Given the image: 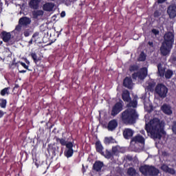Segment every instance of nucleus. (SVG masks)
Instances as JSON below:
<instances>
[{"mask_svg": "<svg viewBox=\"0 0 176 176\" xmlns=\"http://www.w3.org/2000/svg\"><path fill=\"white\" fill-rule=\"evenodd\" d=\"M145 130L153 140H162L164 129L159 118H153L146 124Z\"/></svg>", "mask_w": 176, "mask_h": 176, "instance_id": "obj_1", "label": "nucleus"}, {"mask_svg": "<svg viewBox=\"0 0 176 176\" xmlns=\"http://www.w3.org/2000/svg\"><path fill=\"white\" fill-rule=\"evenodd\" d=\"M138 113L137 110L132 108L125 109L121 113V120L124 124H135L138 119Z\"/></svg>", "mask_w": 176, "mask_h": 176, "instance_id": "obj_2", "label": "nucleus"}, {"mask_svg": "<svg viewBox=\"0 0 176 176\" xmlns=\"http://www.w3.org/2000/svg\"><path fill=\"white\" fill-rule=\"evenodd\" d=\"M164 41L160 47V52L162 56H167L170 54V51L173 48L174 43V33L168 32L164 34Z\"/></svg>", "mask_w": 176, "mask_h": 176, "instance_id": "obj_3", "label": "nucleus"}, {"mask_svg": "<svg viewBox=\"0 0 176 176\" xmlns=\"http://www.w3.org/2000/svg\"><path fill=\"white\" fill-rule=\"evenodd\" d=\"M56 142H59L62 146H65L66 149L64 151L65 157L69 159L74 156V142H67L65 138H56Z\"/></svg>", "mask_w": 176, "mask_h": 176, "instance_id": "obj_4", "label": "nucleus"}, {"mask_svg": "<svg viewBox=\"0 0 176 176\" xmlns=\"http://www.w3.org/2000/svg\"><path fill=\"white\" fill-rule=\"evenodd\" d=\"M139 171L144 176H157L160 174L159 168L152 165L142 166L139 168Z\"/></svg>", "mask_w": 176, "mask_h": 176, "instance_id": "obj_5", "label": "nucleus"}, {"mask_svg": "<svg viewBox=\"0 0 176 176\" xmlns=\"http://www.w3.org/2000/svg\"><path fill=\"white\" fill-rule=\"evenodd\" d=\"M155 92L157 94L158 97L163 100L167 97L168 88L163 83H158L155 88Z\"/></svg>", "mask_w": 176, "mask_h": 176, "instance_id": "obj_6", "label": "nucleus"}, {"mask_svg": "<svg viewBox=\"0 0 176 176\" xmlns=\"http://www.w3.org/2000/svg\"><path fill=\"white\" fill-rule=\"evenodd\" d=\"M122 111H123V101L120 100L113 106L111 111V116L115 117L117 115H119Z\"/></svg>", "mask_w": 176, "mask_h": 176, "instance_id": "obj_7", "label": "nucleus"}, {"mask_svg": "<svg viewBox=\"0 0 176 176\" xmlns=\"http://www.w3.org/2000/svg\"><path fill=\"white\" fill-rule=\"evenodd\" d=\"M118 120L113 119L109 122L107 125V129L109 131H114L118 127Z\"/></svg>", "mask_w": 176, "mask_h": 176, "instance_id": "obj_8", "label": "nucleus"}, {"mask_svg": "<svg viewBox=\"0 0 176 176\" xmlns=\"http://www.w3.org/2000/svg\"><path fill=\"white\" fill-rule=\"evenodd\" d=\"M122 134L125 140H130L134 135V131L131 129L126 128L124 129Z\"/></svg>", "mask_w": 176, "mask_h": 176, "instance_id": "obj_9", "label": "nucleus"}, {"mask_svg": "<svg viewBox=\"0 0 176 176\" xmlns=\"http://www.w3.org/2000/svg\"><path fill=\"white\" fill-rule=\"evenodd\" d=\"M167 13L170 19H175V17H176V6H169L168 7Z\"/></svg>", "mask_w": 176, "mask_h": 176, "instance_id": "obj_10", "label": "nucleus"}, {"mask_svg": "<svg viewBox=\"0 0 176 176\" xmlns=\"http://www.w3.org/2000/svg\"><path fill=\"white\" fill-rule=\"evenodd\" d=\"M19 24L23 27H27V25H30V24H31V19L27 16H22L19 20Z\"/></svg>", "mask_w": 176, "mask_h": 176, "instance_id": "obj_11", "label": "nucleus"}, {"mask_svg": "<svg viewBox=\"0 0 176 176\" xmlns=\"http://www.w3.org/2000/svg\"><path fill=\"white\" fill-rule=\"evenodd\" d=\"M0 38L3 41V42L8 43V42L10 41V38H12V34L10 32L3 31L1 33Z\"/></svg>", "mask_w": 176, "mask_h": 176, "instance_id": "obj_12", "label": "nucleus"}, {"mask_svg": "<svg viewBox=\"0 0 176 176\" xmlns=\"http://www.w3.org/2000/svg\"><path fill=\"white\" fill-rule=\"evenodd\" d=\"M138 74L139 75V79L140 80H144L146 76H148V68L146 67H142L140 69V72H138Z\"/></svg>", "mask_w": 176, "mask_h": 176, "instance_id": "obj_13", "label": "nucleus"}, {"mask_svg": "<svg viewBox=\"0 0 176 176\" xmlns=\"http://www.w3.org/2000/svg\"><path fill=\"white\" fill-rule=\"evenodd\" d=\"M29 56L32 57L34 63H35L37 67H43V65H41V63L38 64V63H39V61L42 60V58H41V56L38 57V56L36 55V53L31 52Z\"/></svg>", "mask_w": 176, "mask_h": 176, "instance_id": "obj_14", "label": "nucleus"}, {"mask_svg": "<svg viewBox=\"0 0 176 176\" xmlns=\"http://www.w3.org/2000/svg\"><path fill=\"white\" fill-rule=\"evenodd\" d=\"M123 86L127 89H131L133 87V80L131 77H126L123 80Z\"/></svg>", "mask_w": 176, "mask_h": 176, "instance_id": "obj_15", "label": "nucleus"}, {"mask_svg": "<svg viewBox=\"0 0 176 176\" xmlns=\"http://www.w3.org/2000/svg\"><path fill=\"white\" fill-rule=\"evenodd\" d=\"M95 148L98 153H100V155H104V146H102V144H101V142L100 140L96 142Z\"/></svg>", "mask_w": 176, "mask_h": 176, "instance_id": "obj_16", "label": "nucleus"}, {"mask_svg": "<svg viewBox=\"0 0 176 176\" xmlns=\"http://www.w3.org/2000/svg\"><path fill=\"white\" fill-rule=\"evenodd\" d=\"M122 99L124 102H129L131 101V97H130V91H129V90L123 91L122 94Z\"/></svg>", "mask_w": 176, "mask_h": 176, "instance_id": "obj_17", "label": "nucleus"}, {"mask_svg": "<svg viewBox=\"0 0 176 176\" xmlns=\"http://www.w3.org/2000/svg\"><path fill=\"white\" fill-rule=\"evenodd\" d=\"M41 3V0H30L29 2V6L31 9H39V3Z\"/></svg>", "mask_w": 176, "mask_h": 176, "instance_id": "obj_18", "label": "nucleus"}, {"mask_svg": "<svg viewBox=\"0 0 176 176\" xmlns=\"http://www.w3.org/2000/svg\"><path fill=\"white\" fill-rule=\"evenodd\" d=\"M132 142H138L139 144H145V138L141 135H137L131 139Z\"/></svg>", "mask_w": 176, "mask_h": 176, "instance_id": "obj_19", "label": "nucleus"}, {"mask_svg": "<svg viewBox=\"0 0 176 176\" xmlns=\"http://www.w3.org/2000/svg\"><path fill=\"white\" fill-rule=\"evenodd\" d=\"M102 167H104V162L101 161H96L93 165V169L97 172L100 171Z\"/></svg>", "mask_w": 176, "mask_h": 176, "instance_id": "obj_20", "label": "nucleus"}, {"mask_svg": "<svg viewBox=\"0 0 176 176\" xmlns=\"http://www.w3.org/2000/svg\"><path fill=\"white\" fill-rule=\"evenodd\" d=\"M161 109L164 112V113H166V115H171V113H173L171 108L167 104L162 105Z\"/></svg>", "mask_w": 176, "mask_h": 176, "instance_id": "obj_21", "label": "nucleus"}, {"mask_svg": "<svg viewBox=\"0 0 176 176\" xmlns=\"http://www.w3.org/2000/svg\"><path fill=\"white\" fill-rule=\"evenodd\" d=\"M54 8V4L53 3H46L43 5V10L45 12H52Z\"/></svg>", "mask_w": 176, "mask_h": 176, "instance_id": "obj_22", "label": "nucleus"}, {"mask_svg": "<svg viewBox=\"0 0 176 176\" xmlns=\"http://www.w3.org/2000/svg\"><path fill=\"white\" fill-rule=\"evenodd\" d=\"M157 69L159 76L163 78V76H164V74H166V69L163 68V67L162 66V63L157 64Z\"/></svg>", "mask_w": 176, "mask_h": 176, "instance_id": "obj_23", "label": "nucleus"}, {"mask_svg": "<svg viewBox=\"0 0 176 176\" xmlns=\"http://www.w3.org/2000/svg\"><path fill=\"white\" fill-rule=\"evenodd\" d=\"M48 153L52 154L53 156H56V147L52 144H49L47 148Z\"/></svg>", "mask_w": 176, "mask_h": 176, "instance_id": "obj_24", "label": "nucleus"}, {"mask_svg": "<svg viewBox=\"0 0 176 176\" xmlns=\"http://www.w3.org/2000/svg\"><path fill=\"white\" fill-rule=\"evenodd\" d=\"M129 103L126 104L127 108H137V105H138V102L137 99H133V100L128 102Z\"/></svg>", "mask_w": 176, "mask_h": 176, "instance_id": "obj_25", "label": "nucleus"}, {"mask_svg": "<svg viewBox=\"0 0 176 176\" xmlns=\"http://www.w3.org/2000/svg\"><path fill=\"white\" fill-rule=\"evenodd\" d=\"M104 142L105 145H109V144H115V142H116V140H115V139H113V138L112 137H106L104 138Z\"/></svg>", "mask_w": 176, "mask_h": 176, "instance_id": "obj_26", "label": "nucleus"}, {"mask_svg": "<svg viewBox=\"0 0 176 176\" xmlns=\"http://www.w3.org/2000/svg\"><path fill=\"white\" fill-rule=\"evenodd\" d=\"M9 90H10V87H8L1 89L0 91L1 96H2V97H5L6 95L9 96L10 94Z\"/></svg>", "mask_w": 176, "mask_h": 176, "instance_id": "obj_27", "label": "nucleus"}, {"mask_svg": "<svg viewBox=\"0 0 176 176\" xmlns=\"http://www.w3.org/2000/svg\"><path fill=\"white\" fill-rule=\"evenodd\" d=\"M127 174L130 176H137V170L133 167H130L127 170Z\"/></svg>", "mask_w": 176, "mask_h": 176, "instance_id": "obj_28", "label": "nucleus"}, {"mask_svg": "<svg viewBox=\"0 0 176 176\" xmlns=\"http://www.w3.org/2000/svg\"><path fill=\"white\" fill-rule=\"evenodd\" d=\"M173 75H174V72L171 69H167L164 74L166 79H170Z\"/></svg>", "mask_w": 176, "mask_h": 176, "instance_id": "obj_29", "label": "nucleus"}, {"mask_svg": "<svg viewBox=\"0 0 176 176\" xmlns=\"http://www.w3.org/2000/svg\"><path fill=\"white\" fill-rule=\"evenodd\" d=\"M102 156L105 157L106 159H111V157H113V154L112 152L106 150L105 153H104V155H102Z\"/></svg>", "mask_w": 176, "mask_h": 176, "instance_id": "obj_30", "label": "nucleus"}, {"mask_svg": "<svg viewBox=\"0 0 176 176\" xmlns=\"http://www.w3.org/2000/svg\"><path fill=\"white\" fill-rule=\"evenodd\" d=\"M145 60H146V54H145V52H142L139 55L138 61H145Z\"/></svg>", "mask_w": 176, "mask_h": 176, "instance_id": "obj_31", "label": "nucleus"}, {"mask_svg": "<svg viewBox=\"0 0 176 176\" xmlns=\"http://www.w3.org/2000/svg\"><path fill=\"white\" fill-rule=\"evenodd\" d=\"M140 69V66L138 65H131L129 66L130 72H135V71H138Z\"/></svg>", "mask_w": 176, "mask_h": 176, "instance_id": "obj_32", "label": "nucleus"}, {"mask_svg": "<svg viewBox=\"0 0 176 176\" xmlns=\"http://www.w3.org/2000/svg\"><path fill=\"white\" fill-rule=\"evenodd\" d=\"M155 86H156V83L155 82H150L148 83V90H149V91H153V90H155Z\"/></svg>", "mask_w": 176, "mask_h": 176, "instance_id": "obj_33", "label": "nucleus"}, {"mask_svg": "<svg viewBox=\"0 0 176 176\" xmlns=\"http://www.w3.org/2000/svg\"><path fill=\"white\" fill-rule=\"evenodd\" d=\"M6 104H8L6 99H2L1 102H0L1 108H3V109L6 108Z\"/></svg>", "mask_w": 176, "mask_h": 176, "instance_id": "obj_34", "label": "nucleus"}, {"mask_svg": "<svg viewBox=\"0 0 176 176\" xmlns=\"http://www.w3.org/2000/svg\"><path fill=\"white\" fill-rule=\"evenodd\" d=\"M39 36V32H35L32 35V38L29 41V45H32V42H34V38H36V36Z\"/></svg>", "mask_w": 176, "mask_h": 176, "instance_id": "obj_35", "label": "nucleus"}, {"mask_svg": "<svg viewBox=\"0 0 176 176\" xmlns=\"http://www.w3.org/2000/svg\"><path fill=\"white\" fill-rule=\"evenodd\" d=\"M119 150L118 149V146H113L112 147V152L113 156L118 155Z\"/></svg>", "mask_w": 176, "mask_h": 176, "instance_id": "obj_36", "label": "nucleus"}, {"mask_svg": "<svg viewBox=\"0 0 176 176\" xmlns=\"http://www.w3.org/2000/svg\"><path fill=\"white\" fill-rule=\"evenodd\" d=\"M168 166L166 165V164H163L161 166V170H162V171H164V173H167L168 171Z\"/></svg>", "mask_w": 176, "mask_h": 176, "instance_id": "obj_37", "label": "nucleus"}, {"mask_svg": "<svg viewBox=\"0 0 176 176\" xmlns=\"http://www.w3.org/2000/svg\"><path fill=\"white\" fill-rule=\"evenodd\" d=\"M166 173H168V174H171L172 175H174V174H175V170H174V168H168V172Z\"/></svg>", "mask_w": 176, "mask_h": 176, "instance_id": "obj_38", "label": "nucleus"}, {"mask_svg": "<svg viewBox=\"0 0 176 176\" xmlns=\"http://www.w3.org/2000/svg\"><path fill=\"white\" fill-rule=\"evenodd\" d=\"M19 64H21L23 67V68H25V69H28V71H30V69H28V65H27L23 62L19 61Z\"/></svg>", "mask_w": 176, "mask_h": 176, "instance_id": "obj_39", "label": "nucleus"}, {"mask_svg": "<svg viewBox=\"0 0 176 176\" xmlns=\"http://www.w3.org/2000/svg\"><path fill=\"white\" fill-rule=\"evenodd\" d=\"M172 131L174 133V134H175V135H176V121L174 122V123H173V125L172 126Z\"/></svg>", "mask_w": 176, "mask_h": 176, "instance_id": "obj_40", "label": "nucleus"}, {"mask_svg": "<svg viewBox=\"0 0 176 176\" xmlns=\"http://www.w3.org/2000/svg\"><path fill=\"white\" fill-rule=\"evenodd\" d=\"M21 27H23V25H20L19 23V25H16L15 28L16 31H18V32H20V31H21Z\"/></svg>", "mask_w": 176, "mask_h": 176, "instance_id": "obj_41", "label": "nucleus"}, {"mask_svg": "<svg viewBox=\"0 0 176 176\" xmlns=\"http://www.w3.org/2000/svg\"><path fill=\"white\" fill-rule=\"evenodd\" d=\"M151 32L155 36L159 35V30H157V29H152Z\"/></svg>", "mask_w": 176, "mask_h": 176, "instance_id": "obj_42", "label": "nucleus"}, {"mask_svg": "<svg viewBox=\"0 0 176 176\" xmlns=\"http://www.w3.org/2000/svg\"><path fill=\"white\" fill-rule=\"evenodd\" d=\"M132 78H133V79H137V78H139L138 72L133 73V74H132Z\"/></svg>", "mask_w": 176, "mask_h": 176, "instance_id": "obj_43", "label": "nucleus"}, {"mask_svg": "<svg viewBox=\"0 0 176 176\" xmlns=\"http://www.w3.org/2000/svg\"><path fill=\"white\" fill-rule=\"evenodd\" d=\"M35 15L37 16H43V11L38 10V11L36 12Z\"/></svg>", "mask_w": 176, "mask_h": 176, "instance_id": "obj_44", "label": "nucleus"}, {"mask_svg": "<svg viewBox=\"0 0 176 176\" xmlns=\"http://www.w3.org/2000/svg\"><path fill=\"white\" fill-rule=\"evenodd\" d=\"M125 159L126 160H129V162H131V161H133V156H131V155H126Z\"/></svg>", "mask_w": 176, "mask_h": 176, "instance_id": "obj_45", "label": "nucleus"}, {"mask_svg": "<svg viewBox=\"0 0 176 176\" xmlns=\"http://www.w3.org/2000/svg\"><path fill=\"white\" fill-rule=\"evenodd\" d=\"M153 16L154 17H160V13L159 12V11H155Z\"/></svg>", "mask_w": 176, "mask_h": 176, "instance_id": "obj_46", "label": "nucleus"}, {"mask_svg": "<svg viewBox=\"0 0 176 176\" xmlns=\"http://www.w3.org/2000/svg\"><path fill=\"white\" fill-rule=\"evenodd\" d=\"M23 35L24 36L27 37V36H30V32L28 31H25L23 32Z\"/></svg>", "mask_w": 176, "mask_h": 176, "instance_id": "obj_47", "label": "nucleus"}, {"mask_svg": "<svg viewBox=\"0 0 176 176\" xmlns=\"http://www.w3.org/2000/svg\"><path fill=\"white\" fill-rule=\"evenodd\" d=\"M5 115V112L3 111L0 110V119L3 118V116Z\"/></svg>", "mask_w": 176, "mask_h": 176, "instance_id": "obj_48", "label": "nucleus"}, {"mask_svg": "<svg viewBox=\"0 0 176 176\" xmlns=\"http://www.w3.org/2000/svg\"><path fill=\"white\" fill-rule=\"evenodd\" d=\"M167 0H157V3H164Z\"/></svg>", "mask_w": 176, "mask_h": 176, "instance_id": "obj_49", "label": "nucleus"}, {"mask_svg": "<svg viewBox=\"0 0 176 176\" xmlns=\"http://www.w3.org/2000/svg\"><path fill=\"white\" fill-rule=\"evenodd\" d=\"M148 45L151 46V47H153V41H148Z\"/></svg>", "mask_w": 176, "mask_h": 176, "instance_id": "obj_50", "label": "nucleus"}, {"mask_svg": "<svg viewBox=\"0 0 176 176\" xmlns=\"http://www.w3.org/2000/svg\"><path fill=\"white\" fill-rule=\"evenodd\" d=\"M25 60V63L28 65H30V60H28V59H27V58H25L24 59Z\"/></svg>", "mask_w": 176, "mask_h": 176, "instance_id": "obj_51", "label": "nucleus"}, {"mask_svg": "<svg viewBox=\"0 0 176 176\" xmlns=\"http://www.w3.org/2000/svg\"><path fill=\"white\" fill-rule=\"evenodd\" d=\"M60 17H65V11H63L60 13Z\"/></svg>", "mask_w": 176, "mask_h": 176, "instance_id": "obj_52", "label": "nucleus"}, {"mask_svg": "<svg viewBox=\"0 0 176 176\" xmlns=\"http://www.w3.org/2000/svg\"><path fill=\"white\" fill-rule=\"evenodd\" d=\"M27 72V70H19V74H25Z\"/></svg>", "mask_w": 176, "mask_h": 176, "instance_id": "obj_53", "label": "nucleus"}, {"mask_svg": "<svg viewBox=\"0 0 176 176\" xmlns=\"http://www.w3.org/2000/svg\"><path fill=\"white\" fill-rule=\"evenodd\" d=\"M140 133L142 134V135H145V131L144 130L140 131Z\"/></svg>", "mask_w": 176, "mask_h": 176, "instance_id": "obj_54", "label": "nucleus"}, {"mask_svg": "<svg viewBox=\"0 0 176 176\" xmlns=\"http://www.w3.org/2000/svg\"><path fill=\"white\" fill-rule=\"evenodd\" d=\"M34 164H35V166H36L37 168H38V167H39V164H38V162H35Z\"/></svg>", "mask_w": 176, "mask_h": 176, "instance_id": "obj_55", "label": "nucleus"}, {"mask_svg": "<svg viewBox=\"0 0 176 176\" xmlns=\"http://www.w3.org/2000/svg\"><path fill=\"white\" fill-rule=\"evenodd\" d=\"M54 42L52 41V42H51L50 43V45H52V43H53Z\"/></svg>", "mask_w": 176, "mask_h": 176, "instance_id": "obj_56", "label": "nucleus"}, {"mask_svg": "<svg viewBox=\"0 0 176 176\" xmlns=\"http://www.w3.org/2000/svg\"><path fill=\"white\" fill-rule=\"evenodd\" d=\"M82 168H85V166L84 165H82Z\"/></svg>", "mask_w": 176, "mask_h": 176, "instance_id": "obj_57", "label": "nucleus"}, {"mask_svg": "<svg viewBox=\"0 0 176 176\" xmlns=\"http://www.w3.org/2000/svg\"><path fill=\"white\" fill-rule=\"evenodd\" d=\"M34 42H36V40H34Z\"/></svg>", "mask_w": 176, "mask_h": 176, "instance_id": "obj_58", "label": "nucleus"}, {"mask_svg": "<svg viewBox=\"0 0 176 176\" xmlns=\"http://www.w3.org/2000/svg\"><path fill=\"white\" fill-rule=\"evenodd\" d=\"M15 87H17V85H16Z\"/></svg>", "mask_w": 176, "mask_h": 176, "instance_id": "obj_59", "label": "nucleus"}, {"mask_svg": "<svg viewBox=\"0 0 176 176\" xmlns=\"http://www.w3.org/2000/svg\"><path fill=\"white\" fill-rule=\"evenodd\" d=\"M51 1H55V0H51Z\"/></svg>", "mask_w": 176, "mask_h": 176, "instance_id": "obj_60", "label": "nucleus"}]
</instances>
